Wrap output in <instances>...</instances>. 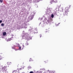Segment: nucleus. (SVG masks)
I'll return each mask as SVG.
<instances>
[{
	"mask_svg": "<svg viewBox=\"0 0 73 73\" xmlns=\"http://www.w3.org/2000/svg\"><path fill=\"white\" fill-rule=\"evenodd\" d=\"M22 38L23 39H26L27 40H29L30 39H31V37L29 36V35L27 33L25 34L23 36Z\"/></svg>",
	"mask_w": 73,
	"mask_h": 73,
	"instance_id": "1",
	"label": "nucleus"
},
{
	"mask_svg": "<svg viewBox=\"0 0 73 73\" xmlns=\"http://www.w3.org/2000/svg\"><path fill=\"white\" fill-rule=\"evenodd\" d=\"M65 12H64L63 13V15L64 16H66V15L67 16L68 14V12H69V8L66 7L65 9Z\"/></svg>",
	"mask_w": 73,
	"mask_h": 73,
	"instance_id": "2",
	"label": "nucleus"
},
{
	"mask_svg": "<svg viewBox=\"0 0 73 73\" xmlns=\"http://www.w3.org/2000/svg\"><path fill=\"white\" fill-rule=\"evenodd\" d=\"M2 72L4 73H8V72L7 71V66H4V67H2Z\"/></svg>",
	"mask_w": 73,
	"mask_h": 73,
	"instance_id": "3",
	"label": "nucleus"
},
{
	"mask_svg": "<svg viewBox=\"0 0 73 73\" xmlns=\"http://www.w3.org/2000/svg\"><path fill=\"white\" fill-rule=\"evenodd\" d=\"M32 15H33L32 16ZM31 16H30L29 17V18L30 19H33V16H34V15H33L32 14H31Z\"/></svg>",
	"mask_w": 73,
	"mask_h": 73,
	"instance_id": "4",
	"label": "nucleus"
},
{
	"mask_svg": "<svg viewBox=\"0 0 73 73\" xmlns=\"http://www.w3.org/2000/svg\"><path fill=\"white\" fill-rule=\"evenodd\" d=\"M17 70H19V69H17V70H14L13 71V73H17Z\"/></svg>",
	"mask_w": 73,
	"mask_h": 73,
	"instance_id": "5",
	"label": "nucleus"
},
{
	"mask_svg": "<svg viewBox=\"0 0 73 73\" xmlns=\"http://www.w3.org/2000/svg\"><path fill=\"white\" fill-rule=\"evenodd\" d=\"M6 34H7V33H6V32H4L3 33V36H5V35H6Z\"/></svg>",
	"mask_w": 73,
	"mask_h": 73,
	"instance_id": "6",
	"label": "nucleus"
},
{
	"mask_svg": "<svg viewBox=\"0 0 73 73\" xmlns=\"http://www.w3.org/2000/svg\"><path fill=\"white\" fill-rule=\"evenodd\" d=\"M38 32L36 30H35L34 31V33H38Z\"/></svg>",
	"mask_w": 73,
	"mask_h": 73,
	"instance_id": "7",
	"label": "nucleus"
},
{
	"mask_svg": "<svg viewBox=\"0 0 73 73\" xmlns=\"http://www.w3.org/2000/svg\"><path fill=\"white\" fill-rule=\"evenodd\" d=\"M48 31H49V30L48 29H46L45 30V32H48Z\"/></svg>",
	"mask_w": 73,
	"mask_h": 73,
	"instance_id": "8",
	"label": "nucleus"
},
{
	"mask_svg": "<svg viewBox=\"0 0 73 73\" xmlns=\"http://www.w3.org/2000/svg\"><path fill=\"white\" fill-rule=\"evenodd\" d=\"M25 45L26 46H27V45H29V44H28V42H27L25 43Z\"/></svg>",
	"mask_w": 73,
	"mask_h": 73,
	"instance_id": "9",
	"label": "nucleus"
},
{
	"mask_svg": "<svg viewBox=\"0 0 73 73\" xmlns=\"http://www.w3.org/2000/svg\"><path fill=\"white\" fill-rule=\"evenodd\" d=\"M51 17L52 18H53V17H54V15H53V14H52L51 15Z\"/></svg>",
	"mask_w": 73,
	"mask_h": 73,
	"instance_id": "10",
	"label": "nucleus"
},
{
	"mask_svg": "<svg viewBox=\"0 0 73 73\" xmlns=\"http://www.w3.org/2000/svg\"><path fill=\"white\" fill-rule=\"evenodd\" d=\"M11 38H9L7 40V41H11Z\"/></svg>",
	"mask_w": 73,
	"mask_h": 73,
	"instance_id": "11",
	"label": "nucleus"
},
{
	"mask_svg": "<svg viewBox=\"0 0 73 73\" xmlns=\"http://www.w3.org/2000/svg\"><path fill=\"white\" fill-rule=\"evenodd\" d=\"M33 61V60H32V59L31 58L30 59L29 61Z\"/></svg>",
	"mask_w": 73,
	"mask_h": 73,
	"instance_id": "12",
	"label": "nucleus"
},
{
	"mask_svg": "<svg viewBox=\"0 0 73 73\" xmlns=\"http://www.w3.org/2000/svg\"><path fill=\"white\" fill-rule=\"evenodd\" d=\"M4 24L3 23L1 24V26H4Z\"/></svg>",
	"mask_w": 73,
	"mask_h": 73,
	"instance_id": "13",
	"label": "nucleus"
},
{
	"mask_svg": "<svg viewBox=\"0 0 73 73\" xmlns=\"http://www.w3.org/2000/svg\"><path fill=\"white\" fill-rule=\"evenodd\" d=\"M3 0H0V3H3Z\"/></svg>",
	"mask_w": 73,
	"mask_h": 73,
	"instance_id": "14",
	"label": "nucleus"
},
{
	"mask_svg": "<svg viewBox=\"0 0 73 73\" xmlns=\"http://www.w3.org/2000/svg\"><path fill=\"white\" fill-rule=\"evenodd\" d=\"M28 68H29V69H31L32 68V67H31V66H29V67H28Z\"/></svg>",
	"mask_w": 73,
	"mask_h": 73,
	"instance_id": "15",
	"label": "nucleus"
},
{
	"mask_svg": "<svg viewBox=\"0 0 73 73\" xmlns=\"http://www.w3.org/2000/svg\"><path fill=\"white\" fill-rule=\"evenodd\" d=\"M19 50H20V49H21V46H20L19 47Z\"/></svg>",
	"mask_w": 73,
	"mask_h": 73,
	"instance_id": "16",
	"label": "nucleus"
},
{
	"mask_svg": "<svg viewBox=\"0 0 73 73\" xmlns=\"http://www.w3.org/2000/svg\"><path fill=\"white\" fill-rule=\"evenodd\" d=\"M39 36L40 37H42V35H41L40 34L39 35Z\"/></svg>",
	"mask_w": 73,
	"mask_h": 73,
	"instance_id": "17",
	"label": "nucleus"
},
{
	"mask_svg": "<svg viewBox=\"0 0 73 73\" xmlns=\"http://www.w3.org/2000/svg\"><path fill=\"white\" fill-rule=\"evenodd\" d=\"M47 22H48V23H50V20L49 19L47 20Z\"/></svg>",
	"mask_w": 73,
	"mask_h": 73,
	"instance_id": "18",
	"label": "nucleus"
},
{
	"mask_svg": "<svg viewBox=\"0 0 73 73\" xmlns=\"http://www.w3.org/2000/svg\"><path fill=\"white\" fill-rule=\"evenodd\" d=\"M29 73H34V72L33 71H31L29 72Z\"/></svg>",
	"mask_w": 73,
	"mask_h": 73,
	"instance_id": "19",
	"label": "nucleus"
},
{
	"mask_svg": "<svg viewBox=\"0 0 73 73\" xmlns=\"http://www.w3.org/2000/svg\"><path fill=\"white\" fill-rule=\"evenodd\" d=\"M1 23H2V20H1L0 21V24Z\"/></svg>",
	"mask_w": 73,
	"mask_h": 73,
	"instance_id": "20",
	"label": "nucleus"
},
{
	"mask_svg": "<svg viewBox=\"0 0 73 73\" xmlns=\"http://www.w3.org/2000/svg\"><path fill=\"white\" fill-rule=\"evenodd\" d=\"M14 50H15V51H16V50H17V49L16 48H14Z\"/></svg>",
	"mask_w": 73,
	"mask_h": 73,
	"instance_id": "21",
	"label": "nucleus"
},
{
	"mask_svg": "<svg viewBox=\"0 0 73 73\" xmlns=\"http://www.w3.org/2000/svg\"><path fill=\"white\" fill-rule=\"evenodd\" d=\"M23 48H24V45H23Z\"/></svg>",
	"mask_w": 73,
	"mask_h": 73,
	"instance_id": "22",
	"label": "nucleus"
},
{
	"mask_svg": "<svg viewBox=\"0 0 73 73\" xmlns=\"http://www.w3.org/2000/svg\"><path fill=\"white\" fill-rule=\"evenodd\" d=\"M19 69H20V70H21V68H20Z\"/></svg>",
	"mask_w": 73,
	"mask_h": 73,
	"instance_id": "23",
	"label": "nucleus"
},
{
	"mask_svg": "<svg viewBox=\"0 0 73 73\" xmlns=\"http://www.w3.org/2000/svg\"><path fill=\"white\" fill-rule=\"evenodd\" d=\"M14 48V47H12L13 49H14V48Z\"/></svg>",
	"mask_w": 73,
	"mask_h": 73,
	"instance_id": "24",
	"label": "nucleus"
},
{
	"mask_svg": "<svg viewBox=\"0 0 73 73\" xmlns=\"http://www.w3.org/2000/svg\"><path fill=\"white\" fill-rule=\"evenodd\" d=\"M0 58H1V59H2V58H1V57H0Z\"/></svg>",
	"mask_w": 73,
	"mask_h": 73,
	"instance_id": "25",
	"label": "nucleus"
},
{
	"mask_svg": "<svg viewBox=\"0 0 73 73\" xmlns=\"http://www.w3.org/2000/svg\"><path fill=\"white\" fill-rule=\"evenodd\" d=\"M52 0V1H54V0Z\"/></svg>",
	"mask_w": 73,
	"mask_h": 73,
	"instance_id": "26",
	"label": "nucleus"
},
{
	"mask_svg": "<svg viewBox=\"0 0 73 73\" xmlns=\"http://www.w3.org/2000/svg\"><path fill=\"white\" fill-rule=\"evenodd\" d=\"M23 4H24V3Z\"/></svg>",
	"mask_w": 73,
	"mask_h": 73,
	"instance_id": "27",
	"label": "nucleus"
}]
</instances>
